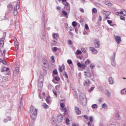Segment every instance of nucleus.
Returning a JSON list of instances; mask_svg holds the SVG:
<instances>
[{
  "label": "nucleus",
  "instance_id": "nucleus-1",
  "mask_svg": "<svg viewBox=\"0 0 126 126\" xmlns=\"http://www.w3.org/2000/svg\"><path fill=\"white\" fill-rule=\"evenodd\" d=\"M38 110L33 106L30 108V114L32 120H34L37 118V111Z\"/></svg>",
  "mask_w": 126,
  "mask_h": 126
},
{
  "label": "nucleus",
  "instance_id": "nucleus-2",
  "mask_svg": "<svg viewBox=\"0 0 126 126\" xmlns=\"http://www.w3.org/2000/svg\"><path fill=\"white\" fill-rule=\"evenodd\" d=\"M43 81H44V79L40 77L38 82V86L39 87V88H42L43 87Z\"/></svg>",
  "mask_w": 126,
  "mask_h": 126
},
{
  "label": "nucleus",
  "instance_id": "nucleus-3",
  "mask_svg": "<svg viewBox=\"0 0 126 126\" xmlns=\"http://www.w3.org/2000/svg\"><path fill=\"white\" fill-rule=\"evenodd\" d=\"M120 14H121L122 15H124V16H126V11L125 9L121 10V12H117L116 13V15H120Z\"/></svg>",
  "mask_w": 126,
  "mask_h": 126
},
{
  "label": "nucleus",
  "instance_id": "nucleus-4",
  "mask_svg": "<svg viewBox=\"0 0 126 126\" xmlns=\"http://www.w3.org/2000/svg\"><path fill=\"white\" fill-rule=\"evenodd\" d=\"M63 5H65V6H66V7H67V10H68V11H70V5L69 4V3H68L66 1L65 2H63Z\"/></svg>",
  "mask_w": 126,
  "mask_h": 126
},
{
  "label": "nucleus",
  "instance_id": "nucleus-5",
  "mask_svg": "<svg viewBox=\"0 0 126 126\" xmlns=\"http://www.w3.org/2000/svg\"><path fill=\"white\" fill-rule=\"evenodd\" d=\"M115 40L116 42H117V44H120V43L122 42V38H121V36H115Z\"/></svg>",
  "mask_w": 126,
  "mask_h": 126
},
{
  "label": "nucleus",
  "instance_id": "nucleus-6",
  "mask_svg": "<svg viewBox=\"0 0 126 126\" xmlns=\"http://www.w3.org/2000/svg\"><path fill=\"white\" fill-rule=\"evenodd\" d=\"M94 47L95 48H99L100 47V42L97 39L94 40Z\"/></svg>",
  "mask_w": 126,
  "mask_h": 126
},
{
  "label": "nucleus",
  "instance_id": "nucleus-7",
  "mask_svg": "<svg viewBox=\"0 0 126 126\" xmlns=\"http://www.w3.org/2000/svg\"><path fill=\"white\" fill-rule=\"evenodd\" d=\"M114 118L115 120H120V113L119 111H117L115 113Z\"/></svg>",
  "mask_w": 126,
  "mask_h": 126
},
{
  "label": "nucleus",
  "instance_id": "nucleus-8",
  "mask_svg": "<svg viewBox=\"0 0 126 126\" xmlns=\"http://www.w3.org/2000/svg\"><path fill=\"white\" fill-rule=\"evenodd\" d=\"M42 63L44 67H48V61H47V60L46 59L42 60Z\"/></svg>",
  "mask_w": 126,
  "mask_h": 126
},
{
  "label": "nucleus",
  "instance_id": "nucleus-9",
  "mask_svg": "<svg viewBox=\"0 0 126 126\" xmlns=\"http://www.w3.org/2000/svg\"><path fill=\"white\" fill-rule=\"evenodd\" d=\"M59 72H62L63 70H65V66L64 64H62V66H59Z\"/></svg>",
  "mask_w": 126,
  "mask_h": 126
},
{
  "label": "nucleus",
  "instance_id": "nucleus-10",
  "mask_svg": "<svg viewBox=\"0 0 126 126\" xmlns=\"http://www.w3.org/2000/svg\"><path fill=\"white\" fill-rule=\"evenodd\" d=\"M57 121L58 123H62L63 121V115L62 114H59L57 116Z\"/></svg>",
  "mask_w": 126,
  "mask_h": 126
},
{
  "label": "nucleus",
  "instance_id": "nucleus-11",
  "mask_svg": "<svg viewBox=\"0 0 126 126\" xmlns=\"http://www.w3.org/2000/svg\"><path fill=\"white\" fill-rule=\"evenodd\" d=\"M90 50L93 53V54H96L97 53H98L97 50H96V49H95L94 47H90Z\"/></svg>",
  "mask_w": 126,
  "mask_h": 126
},
{
  "label": "nucleus",
  "instance_id": "nucleus-12",
  "mask_svg": "<svg viewBox=\"0 0 126 126\" xmlns=\"http://www.w3.org/2000/svg\"><path fill=\"white\" fill-rule=\"evenodd\" d=\"M75 111L77 115L81 114V111L80 110H79V108L78 107H77V106L75 107Z\"/></svg>",
  "mask_w": 126,
  "mask_h": 126
},
{
  "label": "nucleus",
  "instance_id": "nucleus-13",
  "mask_svg": "<svg viewBox=\"0 0 126 126\" xmlns=\"http://www.w3.org/2000/svg\"><path fill=\"white\" fill-rule=\"evenodd\" d=\"M60 36L59 35V34L54 33L53 34V39H55V40H58L59 39Z\"/></svg>",
  "mask_w": 126,
  "mask_h": 126
},
{
  "label": "nucleus",
  "instance_id": "nucleus-14",
  "mask_svg": "<svg viewBox=\"0 0 126 126\" xmlns=\"http://www.w3.org/2000/svg\"><path fill=\"white\" fill-rule=\"evenodd\" d=\"M9 71V68L5 67H2L1 69V72H3L4 71H6V72H8Z\"/></svg>",
  "mask_w": 126,
  "mask_h": 126
},
{
  "label": "nucleus",
  "instance_id": "nucleus-15",
  "mask_svg": "<svg viewBox=\"0 0 126 126\" xmlns=\"http://www.w3.org/2000/svg\"><path fill=\"white\" fill-rule=\"evenodd\" d=\"M85 76H86L87 77H88L89 78L92 77V74H91V72L87 73V72L85 71Z\"/></svg>",
  "mask_w": 126,
  "mask_h": 126
},
{
  "label": "nucleus",
  "instance_id": "nucleus-16",
  "mask_svg": "<svg viewBox=\"0 0 126 126\" xmlns=\"http://www.w3.org/2000/svg\"><path fill=\"white\" fill-rule=\"evenodd\" d=\"M108 82L109 84H113L114 83V79L112 77H110L108 79Z\"/></svg>",
  "mask_w": 126,
  "mask_h": 126
},
{
  "label": "nucleus",
  "instance_id": "nucleus-17",
  "mask_svg": "<svg viewBox=\"0 0 126 126\" xmlns=\"http://www.w3.org/2000/svg\"><path fill=\"white\" fill-rule=\"evenodd\" d=\"M4 44V40L3 38L0 39V46L3 47Z\"/></svg>",
  "mask_w": 126,
  "mask_h": 126
},
{
  "label": "nucleus",
  "instance_id": "nucleus-18",
  "mask_svg": "<svg viewBox=\"0 0 126 126\" xmlns=\"http://www.w3.org/2000/svg\"><path fill=\"white\" fill-rule=\"evenodd\" d=\"M80 103L82 106H86L87 102L86 99H84L83 100H81Z\"/></svg>",
  "mask_w": 126,
  "mask_h": 126
},
{
  "label": "nucleus",
  "instance_id": "nucleus-19",
  "mask_svg": "<svg viewBox=\"0 0 126 126\" xmlns=\"http://www.w3.org/2000/svg\"><path fill=\"white\" fill-rule=\"evenodd\" d=\"M46 102L47 104H51V97L48 96L46 98Z\"/></svg>",
  "mask_w": 126,
  "mask_h": 126
},
{
  "label": "nucleus",
  "instance_id": "nucleus-20",
  "mask_svg": "<svg viewBox=\"0 0 126 126\" xmlns=\"http://www.w3.org/2000/svg\"><path fill=\"white\" fill-rule=\"evenodd\" d=\"M14 44H15V50H16V52H17V50H18V48H19L18 42L15 41Z\"/></svg>",
  "mask_w": 126,
  "mask_h": 126
},
{
  "label": "nucleus",
  "instance_id": "nucleus-21",
  "mask_svg": "<svg viewBox=\"0 0 126 126\" xmlns=\"http://www.w3.org/2000/svg\"><path fill=\"white\" fill-rule=\"evenodd\" d=\"M89 83H90V80H87L85 82V83H84V85L85 86H88L89 85Z\"/></svg>",
  "mask_w": 126,
  "mask_h": 126
},
{
  "label": "nucleus",
  "instance_id": "nucleus-22",
  "mask_svg": "<svg viewBox=\"0 0 126 126\" xmlns=\"http://www.w3.org/2000/svg\"><path fill=\"white\" fill-rule=\"evenodd\" d=\"M42 96H43V97L45 96V93H43L42 94V93H39L38 95L39 99H42Z\"/></svg>",
  "mask_w": 126,
  "mask_h": 126
},
{
  "label": "nucleus",
  "instance_id": "nucleus-23",
  "mask_svg": "<svg viewBox=\"0 0 126 126\" xmlns=\"http://www.w3.org/2000/svg\"><path fill=\"white\" fill-rule=\"evenodd\" d=\"M111 65H112V66H116V60H111Z\"/></svg>",
  "mask_w": 126,
  "mask_h": 126
},
{
  "label": "nucleus",
  "instance_id": "nucleus-24",
  "mask_svg": "<svg viewBox=\"0 0 126 126\" xmlns=\"http://www.w3.org/2000/svg\"><path fill=\"white\" fill-rule=\"evenodd\" d=\"M116 53H114L113 56L112 57L111 59V61H116Z\"/></svg>",
  "mask_w": 126,
  "mask_h": 126
},
{
  "label": "nucleus",
  "instance_id": "nucleus-25",
  "mask_svg": "<svg viewBox=\"0 0 126 126\" xmlns=\"http://www.w3.org/2000/svg\"><path fill=\"white\" fill-rule=\"evenodd\" d=\"M105 3L106 5H108V6H112V5H113L110 1H105Z\"/></svg>",
  "mask_w": 126,
  "mask_h": 126
},
{
  "label": "nucleus",
  "instance_id": "nucleus-26",
  "mask_svg": "<svg viewBox=\"0 0 126 126\" xmlns=\"http://www.w3.org/2000/svg\"><path fill=\"white\" fill-rule=\"evenodd\" d=\"M76 54L77 55H81V54H82V52H81V51H80L79 50H77Z\"/></svg>",
  "mask_w": 126,
  "mask_h": 126
},
{
  "label": "nucleus",
  "instance_id": "nucleus-27",
  "mask_svg": "<svg viewBox=\"0 0 126 126\" xmlns=\"http://www.w3.org/2000/svg\"><path fill=\"white\" fill-rule=\"evenodd\" d=\"M102 108H103L104 109H107L108 108V106H107V104L106 103H103L101 105Z\"/></svg>",
  "mask_w": 126,
  "mask_h": 126
},
{
  "label": "nucleus",
  "instance_id": "nucleus-28",
  "mask_svg": "<svg viewBox=\"0 0 126 126\" xmlns=\"http://www.w3.org/2000/svg\"><path fill=\"white\" fill-rule=\"evenodd\" d=\"M21 107H22V104H21V101H20V105L19 106V111H20V112H21V111H22Z\"/></svg>",
  "mask_w": 126,
  "mask_h": 126
},
{
  "label": "nucleus",
  "instance_id": "nucleus-29",
  "mask_svg": "<svg viewBox=\"0 0 126 126\" xmlns=\"http://www.w3.org/2000/svg\"><path fill=\"white\" fill-rule=\"evenodd\" d=\"M92 109H97L98 108V105L97 104H93L92 105Z\"/></svg>",
  "mask_w": 126,
  "mask_h": 126
},
{
  "label": "nucleus",
  "instance_id": "nucleus-30",
  "mask_svg": "<svg viewBox=\"0 0 126 126\" xmlns=\"http://www.w3.org/2000/svg\"><path fill=\"white\" fill-rule=\"evenodd\" d=\"M105 94L108 97H109V96H111V93L109 92H108V91H105Z\"/></svg>",
  "mask_w": 126,
  "mask_h": 126
},
{
  "label": "nucleus",
  "instance_id": "nucleus-31",
  "mask_svg": "<svg viewBox=\"0 0 126 126\" xmlns=\"http://www.w3.org/2000/svg\"><path fill=\"white\" fill-rule=\"evenodd\" d=\"M72 26L75 27L77 25V23L75 21H74L72 23Z\"/></svg>",
  "mask_w": 126,
  "mask_h": 126
},
{
  "label": "nucleus",
  "instance_id": "nucleus-32",
  "mask_svg": "<svg viewBox=\"0 0 126 126\" xmlns=\"http://www.w3.org/2000/svg\"><path fill=\"white\" fill-rule=\"evenodd\" d=\"M121 94H126V89H124L121 92Z\"/></svg>",
  "mask_w": 126,
  "mask_h": 126
},
{
  "label": "nucleus",
  "instance_id": "nucleus-33",
  "mask_svg": "<svg viewBox=\"0 0 126 126\" xmlns=\"http://www.w3.org/2000/svg\"><path fill=\"white\" fill-rule=\"evenodd\" d=\"M20 2V0L18 1V4H17L16 6V9H18L19 8V3Z\"/></svg>",
  "mask_w": 126,
  "mask_h": 126
},
{
  "label": "nucleus",
  "instance_id": "nucleus-34",
  "mask_svg": "<svg viewBox=\"0 0 126 126\" xmlns=\"http://www.w3.org/2000/svg\"><path fill=\"white\" fill-rule=\"evenodd\" d=\"M62 13L63 14V15H64L65 16H67V12H66V11H62Z\"/></svg>",
  "mask_w": 126,
  "mask_h": 126
},
{
  "label": "nucleus",
  "instance_id": "nucleus-35",
  "mask_svg": "<svg viewBox=\"0 0 126 126\" xmlns=\"http://www.w3.org/2000/svg\"><path fill=\"white\" fill-rule=\"evenodd\" d=\"M18 12L17 11V10L15 8V9H14V15H15V16L17 15Z\"/></svg>",
  "mask_w": 126,
  "mask_h": 126
},
{
  "label": "nucleus",
  "instance_id": "nucleus-36",
  "mask_svg": "<svg viewBox=\"0 0 126 126\" xmlns=\"http://www.w3.org/2000/svg\"><path fill=\"white\" fill-rule=\"evenodd\" d=\"M12 5L11 4L8 5V8L9 9V10H12Z\"/></svg>",
  "mask_w": 126,
  "mask_h": 126
},
{
  "label": "nucleus",
  "instance_id": "nucleus-37",
  "mask_svg": "<svg viewBox=\"0 0 126 126\" xmlns=\"http://www.w3.org/2000/svg\"><path fill=\"white\" fill-rule=\"evenodd\" d=\"M67 62L68 64H72V61L71 60H68Z\"/></svg>",
  "mask_w": 126,
  "mask_h": 126
},
{
  "label": "nucleus",
  "instance_id": "nucleus-38",
  "mask_svg": "<svg viewBox=\"0 0 126 126\" xmlns=\"http://www.w3.org/2000/svg\"><path fill=\"white\" fill-rule=\"evenodd\" d=\"M65 123H66V125H69V119H68V118L66 119Z\"/></svg>",
  "mask_w": 126,
  "mask_h": 126
},
{
  "label": "nucleus",
  "instance_id": "nucleus-39",
  "mask_svg": "<svg viewBox=\"0 0 126 126\" xmlns=\"http://www.w3.org/2000/svg\"><path fill=\"white\" fill-rule=\"evenodd\" d=\"M92 11L93 12H94V13H96L97 12V9L93 8L92 9Z\"/></svg>",
  "mask_w": 126,
  "mask_h": 126
},
{
  "label": "nucleus",
  "instance_id": "nucleus-40",
  "mask_svg": "<svg viewBox=\"0 0 126 126\" xmlns=\"http://www.w3.org/2000/svg\"><path fill=\"white\" fill-rule=\"evenodd\" d=\"M94 119V118H93V117H92V116L90 117L89 120H90V122L91 123H92V122H93Z\"/></svg>",
  "mask_w": 126,
  "mask_h": 126
},
{
  "label": "nucleus",
  "instance_id": "nucleus-41",
  "mask_svg": "<svg viewBox=\"0 0 126 126\" xmlns=\"http://www.w3.org/2000/svg\"><path fill=\"white\" fill-rule=\"evenodd\" d=\"M64 76L65 77H66V78L68 79V76L67 75V73H66V72L64 71Z\"/></svg>",
  "mask_w": 126,
  "mask_h": 126
},
{
  "label": "nucleus",
  "instance_id": "nucleus-42",
  "mask_svg": "<svg viewBox=\"0 0 126 126\" xmlns=\"http://www.w3.org/2000/svg\"><path fill=\"white\" fill-rule=\"evenodd\" d=\"M85 29H86V30H89V27H88V25L85 24Z\"/></svg>",
  "mask_w": 126,
  "mask_h": 126
},
{
  "label": "nucleus",
  "instance_id": "nucleus-43",
  "mask_svg": "<svg viewBox=\"0 0 126 126\" xmlns=\"http://www.w3.org/2000/svg\"><path fill=\"white\" fill-rule=\"evenodd\" d=\"M42 106L43 107H44V108H49V106L47 105L46 103H43Z\"/></svg>",
  "mask_w": 126,
  "mask_h": 126
},
{
  "label": "nucleus",
  "instance_id": "nucleus-44",
  "mask_svg": "<svg viewBox=\"0 0 126 126\" xmlns=\"http://www.w3.org/2000/svg\"><path fill=\"white\" fill-rule=\"evenodd\" d=\"M53 92L54 95H55V96H58V94H57V91L56 90H53Z\"/></svg>",
  "mask_w": 126,
  "mask_h": 126
},
{
  "label": "nucleus",
  "instance_id": "nucleus-45",
  "mask_svg": "<svg viewBox=\"0 0 126 126\" xmlns=\"http://www.w3.org/2000/svg\"><path fill=\"white\" fill-rule=\"evenodd\" d=\"M15 71H16V72H19V68H18V67H15Z\"/></svg>",
  "mask_w": 126,
  "mask_h": 126
},
{
  "label": "nucleus",
  "instance_id": "nucleus-46",
  "mask_svg": "<svg viewBox=\"0 0 126 126\" xmlns=\"http://www.w3.org/2000/svg\"><path fill=\"white\" fill-rule=\"evenodd\" d=\"M53 73L54 74H58V70H57V69H54Z\"/></svg>",
  "mask_w": 126,
  "mask_h": 126
},
{
  "label": "nucleus",
  "instance_id": "nucleus-47",
  "mask_svg": "<svg viewBox=\"0 0 126 126\" xmlns=\"http://www.w3.org/2000/svg\"><path fill=\"white\" fill-rule=\"evenodd\" d=\"M103 12H105L104 14H105V15H110V12L103 11Z\"/></svg>",
  "mask_w": 126,
  "mask_h": 126
},
{
  "label": "nucleus",
  "instance_id": "nucleus-48",
  "mask_svg": "<svg viewBox=\"0 0 126 126\" xmlns=\"http://www.w3.org/2000/svg\"><path fill=\"white\" fill-rule=\"evenodd\" d=\"M78 67H81L82 65V64L80 63V62H78L77 63Z\"/></svg>",
  "mask_w": 126,
  "mask_h": 126
},
{
  "label": "nucleus",
  "instance_id": "nucleus-49",
  "mask_svg": "<svg viewBox=\"0 0 126 126\" xmlns=\"http://www.w3.org/2000/svg\"><path fill=\"white\" fill-rule=\"evenodd\" d=\"M81 50H82V52H83V53H86V49H85V48H82Z\"/></svg>",
  "mask_w": 126,
  "mask_h": 126
},
{
  "label": "nucleus",
  "instance_id": "nucleus-50",
  "mask_svg": "<svg viewBox=\"0 0 126 126\" xmlns=\"http://www.w3.org/2000/svg\"><path fill=\"white\" fill-rule=\"evenodd\" d=\"M81 67H82L84 69H85L86 68V65L85 64H82V66Z\"/></svg>",
  "mask_w": 126,
  "mask_h": 126
},
{
  "label": "nucleus",
  "instance_id": "nucleus-51",
  "mask_svg": "<svg viewBox=\"0 0 126 126\" xmlns=\"http://www.w3.org/2000/svg\"><path fill=\"white\" fill-rule=\"evenodd\" d=\"M85 64H89V63H90V61H89V60H87L85 62Z\"/></svg>",
  "mask_w": 126,
  "mask_h": 126
},
{
  "label": "nucleus",
  "instance_id": "nucleus-52",
  "mask_svg": "<svg viewBox=\"0 0 126 126\" xmlns=\"http://www.w3.org/2000/svg\"><path fill=\"white\" fill-rule=\"evenodd\" d=\"M53 52H57V51H58V48L56 47H54L53 49Z\"/></svg>",
  "mask_w": 126,
  "mask_h": 126
},
{
  "label": "nucleus",
  "instance_id": "nucleus-53",
  "mask_svg": "<svg viewBox=\"0 0 126 126\" xmlns=\"http://www.w3.org/2000/svg\"><path fill=\"white\" fill-rule=\"evenodd\" d=\"M103 101H104V99L103 98H99V103H102V102H103Z\"/></svg>",
  "mask_w": 126,
  "mask_h": 126
},
{
  "label": "nucleus",
  "instance_id": "nucleus-54",
  "mask_svg": "<svg viewBox=\"0 0 126 126\" xmlns=\"http://www.w3.org/2000/svg\"><path fill=\"white\" fill-rule=\"evenodd\" d=\"M107 23H108V24H112L113 21L112 20H107Z\"/></svg>",
  "mask_w": 126,
  "mask_h": 126
},
{
  "label": "nucleus",
  "instance_id": "nucleus-55",
  "mask_svg": "<svg viewBox=\"0 0 126 126\" xmlns=\"http://www.w3.org/2000/svg\"><path fill=\"white\" fill-rule=\"evenodd\" d=\"M60 107H61V108H64L65 105L63 103H61L60 104Z\"/></svg>",
  "mask_w": 126,
  "mask_h": 126
},
{
  "label": "nucleus",
  "instance_id": "nucleus-56",
  "mask_svg": "<svg viewBox=\"0 0 126 126\" xmlns=\"http://www.w3.org/2000/svg\"><path fill=\"white\" fill-rule=\"evenodd\" d=\"M55 80H56V81H60V77H55Z\"/></svg>",
  "mask_w": 126,
  "mask_h": 126
},
{
  "label": "nucleus",
  "instance_id": "nucleus-57",
  "mask_svg": "<svg viewBox=\"0 0 126 126\" xmlns=\"http://www.w3.org/2000/svg\"><path fill=\"white\" fill-rule=\"evenodd\" d=\"M95 67V65H94V64H91L90 65V68L92 69H93V68Z\"/></svg>",
  "mask_w": 126,
  "mask_h": 126
},
{
  "label": "nucleus",
  "instance_id": "nucleus-58",
  "mask_svg": "<svg viewBox=\"0 0 126 126\" xmlns=\"http://www.w3.org/2000/svg\"><path fill=\"white\" fill-rule=\"evenodd\" d=\"M120 19H121V20H125V17L124 16H121L120 17Z\"/></svg>",
  "mask_w": 126,
  "mask_h": 126
},
{
  "label": "nucleus",
  "instance_id": "nucleus-59",
  "mask_svg": "<svg viewBox=\"0 0 126 126\" xmlns=\"http://www.w3.org/2000/svg\"><path fill=\"white\" fill-rule=\"evenodd\" d=\"M2 63H3V64H6V61L5 60L2 61Z\"/></svg>",
  "mask_w": 126,
  "mask_h": 126
},
{
  "label": "nucleus",
  "instance_id": "nucleus-60",
  "mask_svg": "<svg viewBox=\"0 0 126 126\" xmlns=\"http://www.w3.org/2000/svg\"><path fill=\"white\" fill-rule=\"evenodd\" d=\"M62 110L63 112H64V113L66 112V108H65L63 107V108H62Z\"/></svg>",
  "mask_w": 126,
  "mask_h": 126
},
{
  "label": "nucleus",
  "instance_id": "nucleus-61",
  "mask_svg": "<svg viewBox=\"0 0 126 126\" xmlns=\"http://www.w3.org/2000/svg\"><path fill=\"white\" fill-rule=\"evenodd\" d=\"M80 10L83 13H84V10L83 9V8H80Z\"/></svg>",
  "mask_w": 126,
  "mask_h": 126
},
{
  "label": "nucleus",
  "instance_id": "nucleus-62",
  "mask_svg": "<svg viewBox=\"0 0 126 126\" xmlns=\"http://www.w3.org/2000/svg\"><path fill=\"white\" fill-rule=\"evenodd\" d=\"M84 117L85 118V119H86V120H88V116H87V115H84Z\"/></svg>",
  "mask_w": 126,
  "mask_h": 126
},
{
  "label": "nucleus",
  "instance_id": "nucleus-63",
  "mask_svg": "<svg viewBox=\"0 0 126 126\" xmlns=\"http://www.w3.org/2000/svg\"><path fill=\"white\" fill-rule=\"evenodd\" d=\"M110 126H116V124L115 123H113L111 124Z\"/></svg>",
  "mask_w": 126,
  "mask_h": 126
},
{
  "label": "nucleus",
  "instance_id": "nucleus-64",
  "mask_svg": "<svg viewBox=\"0 0 126 126\" xmlns=\"http://www.w3.org/2000/svg\"><path fill=\"white\" fill-rule=\"evenodd\" d=\"M72 126H79L78 124H76L75 123L73 124Z\"/></svg>",
  "mask_w": 126,
  "mask_h": 126
}]
</instances>
